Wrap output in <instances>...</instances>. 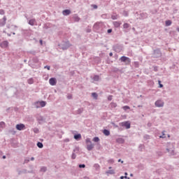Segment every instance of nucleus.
<instances>
[{
	"label": "nucleus",
	"mask_w": 179,
	"mask_h": 179,
	"mask_svg": "<svg viewBox=\"0 0 179 179\" xmlns=\"http://www.w3.org/2000/svg\"><path fill=\"white\" fill-rule=\"evenodd\" d=\"M120 59L121 62H125L126 65H129V64H131V59H129V57L122 56Z\"/></svg>",
	"instance_id": "obj_1"
},
{
	"label": "nucleus",
	"mask_w": 179,
	"mask_h": 179,
	"mask_svg": "<svg viewBox=\"0 0 179 179\" xmlns=\"http://www.w3.org/2000/svg\"><path fill=\"white\" fill-rule=\"evenodd\" d=\"M15 128L17 131H23L26 129V126L24 124H18L15 126Z\"/></svg>",
	"instance_id": "obj_2"
},
{
	"label": "nucleus",
	"mask_w": 179,
	"mask_h": 179,
	"mask_svg": "<svg viewBox=\"0 0 179 179\" xmlns=\"http://www.w3.org/2000/svg\"><path fill=\"white\" fill-rule=\"evenodd\" d=\"M121 127H125L127 129H129L131 128V123L129 122H123L120 123Z\"/></svg>",
	"instance_id": "obj_3"
},
{
	"label": "nucleus",
	"mask_w": 179,
	"mask_h": 179,
	"mask_svg": "<svg viewBox=\"0 0 179 179\" xmlns=\"http://www.w3.org/2000/svg\"><path fill=\"white\" fill-rule=\"evenodd\" d=\"M49 83L51 86H55L57 85V78H52L49 80Z\"/></svg>",
	"instance_id": "obj_4"
},
{
	"label": "nucleus",
	"mask_w": 179,
	"mask_h": 179,
	"mask_svg": "<svg viewBox=\"0 0 179 179\" xmlns=\"http://www.w3.org/2000/svg\"><path fill=\"white\" fill-rule=\"evenodd\" d=\"M156 107H163L164 106V102L162 100H158L155 102Z\"/></svg>",
	"instance_id": "obj_5"
},
{
	"label": "nucleus",
	"mask_w": 179,
	"mask_h": 179,
	"mask_svg": "<svg viewBox=\"0 0 179 179\" xmlns=\"http://www.w3.org/2000/svg\"><path fill=\"white\" fill-rule=\"evenodd\" d=\"M9 45V43L6 41H3L1 44H0V47L1 48H7V47Z\"/></svg>",
	"instance_id": "obj_6"
},
{
	"label": "nucleus",
	"mask_w": 179,
	"mask_h": 179,
	"mask_svg": "<svg viewBox=\"0 0 179 179\" xmlns=\"http://www.w3.org/2000/svg\"><path fill=\"white\" fill-rule=\"evenodd\" d=\"M6 24V17L4 16L2 19L0 20V26H5Z\"/></svg>",
	"instance_id": "obj_7"
},
{
	"label": "nucleus",
	"mask_w": 179,
	"mask_h": 179,
	"mask_svg": "<svg viewBox=\"0 0 179 179\" xmlns=\"http://www.w3.org/2000/svg\"><path fill=\"white\" fill-rule=\"evenodd\" d=\"M63 15L64 16H68V15H71V10H63Z\"/></svg>",
	"instance_id": "obj_8"
},
{
	"label": "nucleus",
	"mask_w": 179,
	"mask_h": 179,
	"mask_svg": "<svg viewBox=\"0 0 179 179\" xmlns=\"http://www.w3.org/2000/svg\"><path fill=\"white\" fill-rule=\"evenodd\" d=\"M121 24H122L121 22H118V21L113 22V25L115 27H120L121 26Z\"/></svg>",
	"instance_id": "obj_9"
},
{
	"label": "nucleus",
	"mask_w": 179,
	"mask_h": 179,
	"mask_svg": "<svg viewBox=\"0 0 179 179\" xmlns=\"http://www.w3.org/2000/svg\"><path fill=\"white\" fill-rule=\"evenodd\" d=\"M94 148V145L90 143L87 145V150H92Z\"/></svg>",
	"instance_id": "obj_10"
},
{
	"label": "nucleus",
	"mask_w": 179,
	"mask_h": 179,
	"mask_svg": "<svg viewBox=\"0 0 179 179\" xmlns=\"http://www.w3.org/2000/svg\"><path fill=\"white\" fill-rule=\"evenodd\" d=\"M82 138V135L80 134H76L74 136V139L78 141V139H81Z\"/></svg>",
	"instance_id": "obj_11"
},
{
	"label": "nucleus",
	"mask_w": 179,
	"mask_h": 179,
	"mask_svg": "<svg viewBox=\"0 0 179 179\" xmlns=\"http://www.w3.org/2000/svg\"><path fill=\"white\" fill-rule=\"evenodd\" d=\"M34 23H36V20H30L29 21V24H30L31 26H34Z\"/></svg>",
	"instance_id": "obj_12"
},
{
	"label": "nucleus",
	"mask_w": 179,
	"mask_h": 179,
	"mask_svg": "<svg viewBox=\"0 0 179 179\" xmlns=\"http://www.w3.org/2000/svg\"><path fill=\"white\" fill-rule=\"evenodd\" d=\"M103 134L106 135V136H108L110 135V131H108L107 129H104Z\"/></svg>",
	"instance_id": "obj_13"
},
{
	"label": "nucleus",
	"mask_w": 179,
	"mask_h": 179,
	"mask_svg": "<svg viewBox=\"0 0 179 179\" xmlns=\"http://www.w3.org/2000/svg\"><path fill=\"white\" fill-rule=\"evenodd\" d=\"M39 104H40L41 107H45V101H44L39 102Z\"/></svg>",
	"instance_id": "obj_14"
},
{
	"label": "nucleus",
	"mask_w": 179,
	"mask_h": 179,
	"mask_svg": "<svg viewBox=\"0 0 179 179\" xmlns=\"http://www.w3.org/2000/svg\"><path fill=\"white\" fill-rule=\"evenodd\" d=\"M110 106L112 108H115V107H117V103H114V102L110 103Z\"/></svg>",
	"instance_id": "obj_15"
},
{
	"label": "nucleus",
	"mask_w": 179,
	"mask_h": 179,
	"mask_svg": "<svg viewBox=\"0 0 179 179\" xmlns=\"http://www.w3.org/2000/svg\"><path fill=\"white\" fill-rule=\"evenodd\" d=\"M165 23L166 26H171V20H166Z\"/></svg>",
	"instance_id": "obj_16"
},
{
	"label": "nucleus",
	"mask_w": 179,
	"mask_h": 179,
	"mask_svg": "<svg viewBox=\"0 0 179 179\" xmlns=\"http://www.w3.org/2000/svg\"><path fill=\"white\" fill-rule=\"evenodd\" d=\"M93 79H94V80L97 82L99 80V79H100V77L99 76H94Z\"/></svg>",
	"instance_id": "obj_17"
},
{
	"label": "nucleus",
	"mask_w": 179,
	"mask_h": 179,
	"mask_svg": "<svg viewBox=\"0 0 179 179\" xmlns=\"http://www.w3.org/2000/svg\"><path fill=\"white\" fill-rule=\"evenodd\" d=\"M128 27H129V24H128V23H124V24H123V28H124V29H128Z\"/></svg>",
	"instance_id": "obj_18"
},
{
	"label": "nucleus",
	"mask_w": 179,
	"mask_h": 179,
	"mask_svg": "<svg viewBox=\"0 0 179 179\" xmlns=\"http://www.w3.org/2000/svg\"><path fill=\"white\" fill-rule=\"evenodd\" d=\"M92 97H94V99H97L98 95H97V94H96V92H93V93L92 94Z\"/></svg>",
	"instance_id": "obj_19"
},
{
	"label": "nucleus",
	"mask_w": 179,
	"mask_h": 179,
	"mask_svg": "<svg viewBox=\"0 0 179 179\" xmlns=\"http://www.w3.org/2000/svg\"><path fill=\"white\" fill-rule=\"evenodd\" d=\"M37 146L38 148H39L40 149H41L43 148V143L38 142L37 143Z\"/></svg>",
	"instance_id": "obj_20"
},
{
	"label": "nucleus",
	"mask_w": 179,
	"mask_h": 179,
	"mask_svg": "<svg viewBox=\"0 0 179 179\" xmlns=\"http://www.w3.org/2000/svg\"><path fill=\"white\" fill-rule=\"evenodd\" d=\"M0 128H5V122H0Z\"/></svg>",
	"instance_id": "obj_21"
},
{
	"label": "nucleus",
	"mask_w": 179,
	"mask_h": 179,
	"mask_svg": "<svg viewBox=\"0 0 179 179\" xmlns=\"http://www.w3.org/2000/svg\"><path fill=\"white\" fill-rule=\"evenodd\" d=\"M123 110H124V111H127V110H129V106H124L122 107Z\"/></svg>",
	"instance_id": "obj_22"
},
{
	"label": "nucleus",
	"mask_w": 179,
	"mask_h": 179,
	"mask_svg": "<svg viewBox=\"0 0 179 179\" xmlns=\"http://www.w3.org/2000/svg\"><path fill=\"white\" fill-rule=\"evenodd\" d=\"M99 141H100V138H99V137H94L93 138L94 142H99Z\"/></svg>",
	"instance_id": "obj_23"
},
{
	"label": "nucleus",
	"mask_w": 179,
	"mask_h": 179,
	"mask_svg": "<svg viewBox=\"0 0 179 179\" xmlns=\"http://www.w3.org/2000/svg\"><path fill=\"white\" fill-rule=\"evenodd\" d=\"M33 82H34L33 79H31V78L28 80L29 85H33Z\"/></svg>",
	"instance_id": "obj_24"
},
{
	"label": "nucleus",
	"mask_w": 179,
	"mask_h": 179,
	"mask_svg": "<svg viewBox=\"0 0 179 179\" xmlns=\"http://www.w3.org/2000/svg\"><path fill=\"white\" fill-rule=\"evenodd\" d=\"M79 167H80V169H85V167H86V166L85 164H80Z\"/></svg>",
	"instance_id": "obj_25"
},
{
	"label": "nucleus",
	"mask_w": 179,
	"mask_h": 179,
	"mask_svg": "<svg viewBox=\"0 0 179 179\" xmlns=\"http://www.w3.org/2000/svg\"><path fill=\"white\" fill-rule=\"evenodd\" d=\"M41 171H43V172L47 171V168H45V167L41 168Z\"/></svg>",
	"instance_id": "obj_26"
},
{
	"label": "nucleus",
	"mask_w": 179,
	"mask_h": 179,
	"mask_svg": "<svg viewBox=\"0 0 179 179\" xmlns=\"http://www.w3.org/2000/svg\"><path fill=\"white\" fill-rule=\"evenodd\" d=\"M108 100L109 101H111L113 100V96L110 95L108 97Z\"/></svg>",
	"instance_id": "obj_27"
},
{
	"label": "nucleus",
	"mask_w": 179,
	"mask_h": 179,
	"mask_svg": "<svg viewBox=\"0 0 179 179\" xmlns=\"http://www.w3.org/2000/svg\"><path fill=\"white\" fill-rule=\"evenodd\" d=\"M85 141H86V143H92L90 138H87Z\"/></svg>",
	"instance_id": "obj_28"
},
{
	"label": "nucleus",
	"mask_w": 179,
	"mask_h": 179,
	"mask_svg": "<svg viewBox=\"0 0 179 179\" xmlns=\"http://www.w3.org/2000/svg\"><path fill=\"white\" fill-rule=\"evenodd\" d=\"M159 85V87H163V85L162 84V81L158 80Z\"/></svg>",
	"instance_id": "obj_29"
},
{
	"label": "nucleus",
	"mask_w": 179,
	"mask_h": 179,
	"mask_svg": "<svg viewBox=\"0 0 179 179\" xmlns=\"http://www.w3.org/2000/svg\"><path fill=\"white\" fill-rule=\"evenodd\" d=\"M159 138H166V134H164V132H162V136H160Z\"/></svg>",
	"instance_id": "obj_30"
},
{
	"label": "nucleus",
	"mask_w": 179,
	"mask_h": 179,
	"mask_svg": "<svg viewBox=\"0 0 179 179\" xmlns=\"http://www.w3.org/2000/svg\"><path fill=\"white\" fill-rule=\"evenodd\" d=\"M108 163H110L111 164H113V163H114V159H109Z\"/></svg>",
	"instance_id": "obj_31"
},
{
	"label": "nucleus",
	"mask_w": 179,
	"mask_h": 179,
	"mask_svg": "<svg viewBox=\"0 0 179 179\" xmlns=\"http://www.w3.org/2000/svg\"><path fill=\"white\" fill-rule=\"evenodd\" d=\"M108 174H114V171L110 170L109 171H108Z\"/></svg>",
	"instance_id": "obj_32"
},
{
	"label": "nucleus",
	"mask_w": 179,
	"mask_h": 179,
	"mask_svg": "<svg viewBox=\"0 0 179 179\" xmlns=\"http://www.w3.org/2000/svg\"><path fill=\"white\" fill-rule=\"evenodd\" d=\"M1 15H5V11L3 10H0Z\"/></svg>",
	"instance_id": "obj_33"
},
{
	"label": "nucleus",
	"mask_w": 179,
	"mask_h": 179,
	"mask_svg": "<svg viewBox=\"0 0 179 179\" xmlns=\"http://www.w3.org/2000/svg\"><path fill=\"white\" fill-rule=\"evenodd\" d=\"M120 178H121V179H124V178L129 179V178H128V177H127V176H121Z\"/></svg>",
	"instance_id": "obj_34"
},
{
	"label": "nucleus",
	"mask_w": 179,
	"mask_h": 179,
	"mask_svg": "<svg viewBox=\"0 0 179 179\" xmlns=\"http://www.w3.org/2000/svg\"><path fill=\"white\" fill-rule=\"evenodd\" d=\"M112 31H113V29H108V33H111Z\"/></svg>",
	"instance_id": "obj_35"
},
{
	"label": "nucleus",
	"mask_w": 179,
	"mask_h": 179,
	"mask_svg": "<svg viewBox=\"0 0 179 179\" xmlns=\"http://www.w3.org/2000/svg\"><path fill=\"white\" fill-rule=\"evenodd\" d=\"M45 68H47L48 69V71H50V66H45Z\"/></svg>",
	"instance_id": "obj_36"
},
{
	"label": "nucleus",
	"mask_w": 179,
	"mask_h": 179,
	"mask_svg": "<svg viewBox=\"0 0 179 179\" xmlns=\"http://www.w3.org/2000/svg\"><path fill=\"white\" fill-rule=\"evenodd\" d=\"M29 162H30L29 159H25V160H24V163H29Z\"/></svg>",
	"instance_id": "obj_37"
},
{
	"label": "nucleus",
	"mask_w": 179,
	"mask_h": 179,
	"mask_svg": "<svg viewBox=\"0 0 179 179\" xmlns=\"http://www.w3.org/2000/svg\"><path fill=\"white\" fill-rule=\"evenodd\" d=\"M41 45H43V40L39 41Z\"/></svg>",
	"instance_id": "obj_38"
},
{
	"label": "nucleus",
	"mask_w": 179,
	"mask_h": 179,
	"mask_svg": "<svg viewBox=\"0 0 179 179\" xmlns=\"http://www.w3.org/2000/svg\"><path fill=\"white\" fill-rule=\"evenodd\" d=\"M93 7L94 8V9H97V6L96 5H94Z\"/></svg>",
	"instance_id": "obj_39"
},
{
	"label": "nucleus",
	"mask_w": 179,
	"mask_h": 179,
	"mask_svg": "<svg viewBox=\"0 0 179 179\" xmlns=\"http://www.w3.org/2000/svg\"><path fill=\"white\" fill-rule=\"evenodd\" d=\"M68 99H72V95L68 96Z\"/></svg>",
	"instance_id": "obj_40"
},
{
	"label": "nucleus",
	"mask_w": 179,
	"mask_h": 179,
	"mask_svg": "<svg viewBox=\"0 0 179 179\" xmlns=\"http://www.w3.org/2000/svg\"><path fill=\"white\" fill-rule=\"evenodd\" d=\"M109 55H110V57H113V52H110V53L109 54Z\"/></svg>",
	"instance_id": "obj_41"
},
{
	"label": "nucleus",
	"mask_w": 179,
	"mask_h": 179,
	"mask_svg": "<svg viewBox=\"0 0 179 179\" xmlns=\"http://www.w3.org/2000/svg\"><path fill=\"white\" fill-rule=\"evenodd\" d=\"M68 47H69V46H68ZM68 47L63 48V50H66V48H68Z\"/></svg>",
	"instance_id": "obj_42"
},
{
	"label": "nucleus",
	"mask_w": 179,
	"mask_h": 179,
	"mask_svg": "<svg viewBox=\"0 0 179 179\" xmlns=\"http://www.w3.org/2000/svg\"><path fill=\"white\" fill-rule=\"evenodd\" d=\"M3 159H6V156H3Z\"/></svg>",
	"instance_id": "obj_43"
},
{
	"label": "nucleus",
	"mask_w": 179,
	"mask_h": 179,
	"mask_svg": "<svg viewBox=\"0 0 179 179\" xmlns=\"http://www.w3.org/2000/svg\"><path fill=\"white\" fill-rule=\"evenodd\" d=\"M31 161L34 160V157H31Z\"/></svg>",
	"instance_id": "obj_44"
},
{
	"label": "nucleus",
	"mask_w": 179,
	"mask_h": 179,
	"mask_svg": "<svg viewBox=\"0 0 179 179\" xmlns=\"http://www.w3.org/2000/svg\"><path fill=\"white\" fill-rule=\"evenodd\" d=\"M72 159H75V155H73V156H72Z\"/></svg>",
	"instance_id": "obj_45"
},
{
	"label": "nucleus",
	"mask_w": 179,
	"mask_h": 179,
	"mask_svg": "<svg viewBox=\"0 0 179 179\" xmlns=\"http://www.w3.org/2000/svg\"><path fill=\"white\" fill-rule=\"evenodd\" d=\"M124 174H125V176H126V177H127V176H128V173H125Z\"/></svg>",
	"instance_id": "obj_46"
},
{
	"label": "nucleus",
	"mask_w": 179,
	"mask_h": 179,
	"mask_svg": "<svg viewBox=\"0 0 179 179\" xmlns=\"http://www.w3.org/2000/svg\"><path fill=\"white\" fill-rule=\"evenodd\" d=\"M177 31H179V28H177Z\"/></svg>",
	"instance_id": "obj_47"
},
{
	"label": "nucleus",
	"mask_w": 179,
	"mask_h": 179,
	"mask_svg": "<svg viewBox=\"0 0 179 179\" xmlns=\"http://www.w3.org/2000/svg\"><path fill=\"white\" fill-rule=\"evenodd\" d=\"M168 138H170V135H168Z\"/></svg>",
	"instance_id": "obj_48"
},
{
	"label": "nucleus",
	"mask_w": 179,
	"mask_h": 179,
	"mask_svg": "<svg viewBox=\"0 0 179 179\" xmlns=\"http://www.w3.org/2000/svg\"><path fill=\"white\" fill-rule=\"evenodd\" d=\"M118 162H121V159H119Z\"/></svg>",
	"instance_id": "obj_49"
},
{
	"label": "nucleus",
	"mask_w": 179,
	"mask_h": 179,
	"mask_svg": "<svg viewBox=\"0 0 179 179\" xmlns=\"http://www.w3.org/2000/svg\"><path fill=\"white\" fill-rule=\"evenodd\" d=\"M121 163H124V161H122Z\"/></svg>",
	"instance_id": "obj_50"
},
{
	"label": "nucleus",
	"mask_w": 179,
	"mask_h": 179,
	"mask_svg": "<svg viewBox=\"0 0 179 179\" xmlns=\"http://www.w3.org/2000/svg\"><path fill=\"white\" fill-rule=\"evenodd\" d=\"M130 176L132 177V176H133V175H132V174H131Z\"/></svg>",
	"instance_id": "obj_51"
},
{
	"label": "nucleus",
	"mask_w": 179,
	"mask_h": 179,
	"mask_svg": "<svg viewBox=\"0 0 179 179\" xmlns=\"http://www.w3.org/2000/svg\"><path fill=\"white\" fill-rule=\"evenodd\" d=\"M109 169H111V167H109Z\"/></svg>",
	"instance_id": "obj_52"
}]
</instances>
